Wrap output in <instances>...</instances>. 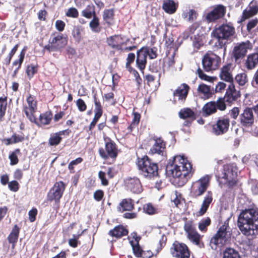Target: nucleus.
I'll list each match as a JSON object with an SVG mask.
<instances>
[{
  "label": "nucleus",
  "instance_id": "obj_36",
  "mask_svg": "<svg viewBox=\"0 0 258 258\" xmlns=\"http://www.w3.org/2000/svg\"><path fill=\"white\" fill-rule=\"evenodd\" d=\"M84 31L83 28L81 26H74L72 34L73 38L78 43H79L82 39V33Z\"/></svg>",
  "mask_w": 258,
  "mask_h": 258
},
{
  "label": "nucleus",
  "instance_id": "obj_47",
  "mask_svg": "<svg viewBox=\"0 0 258 258\" xmlns=\"http://www.w3.org/2000/svg\"><path fill=\"white\" fill-rule=\"evenodd\" d=\"M52 118V114L50 112H46L40 115V121L42 124H48Z\"/></svg>",
  "mask_w": 258,
  "mask_h": 258
},
{
  "label": "nucleus",
  "instance_id": "obj_49",
  "mask_svg": "<svg viewBox=\"0 0 258 258\" xmlns=\"http://www.w3.org/2000/svg\"><path fill=\"white\" fill-rule=\"evenodd\" d=\"M142 50H144L146 52V55L149 56L150 58L154 59L157 57L156 49L155 48H142Z\"/></svg>",
  "mask_w": 258,
  "mask_h": 258
},
{
  "label": "nucleus",
  "instance_id": "obj_39",
  "mask_svg": "<svg viewBox=\"0 0 258 258\" xmlns=\"http://www.w3.org/2000/svg\"><path fill=\"white\" fill-rule=\"evenodd\" d=\"M197 13L194 10L191 9L184 11L182 14V17L186 21L192 22L197 19Z\"/></svg>",
  "mask_w": 258,
  "mask_h": 258
},
{
  "label": "nucleus",
  "instance_id": "obj_33",
  "mask_svg": "<svg viewBox=\"0 0 258 258\" xmlns=\"http://www.w3.org/2000/svg\"><path fill=\"white\" fill-rule=\"evenodd\" d=\"M127 230L122 226H116L113 229L110 230L109 234L116 238H119L123 236L127 235Z\"/></svg>",
  "mask_w": 258,
  "mask_h": 258
},
{
  "label": "nucleus",
  "instance_id": "obj_2",
  "mask_svg": "<svg viewBox=\"0 0 258 258\" xmlns=\"http://www.w3.org/2000/svg\"><path fill=\"white\" fill-rule=\"evenodd\" d=\"M238 169L234 164L224 165L221 173L217 176V180L221 187H230L234 186L237 182Z\"/></svg>",
  "mask_w": 258,
  "mask_h": 258
},
{
  "label": "nucleus",
  "instance_id": "obj_3",
  "mask_svg": "<svg viewBox=\"0 0 258 258\" xmlns=\"http://www.w3.org/2000/svg\"><path fill=\"white\" fill-rule=\"evenodd\" d=\"M140 174L145 177L151 178L158 175V166L147 156L138 158L136 162Z\"/></svg>",
  "mask_w": 258,
  "mask_h": 258
},
{
  "label": "nucleus",
  "instance_id": "obj_41",
  "mask_svg": "<svg viewBox=\"0 0 258 258\" xmlns=\"http://www.w3.org/2000/svg\"><path fill=\"white\" fill-rule=\"evenodd\" d=\"M89 26L91 30L94 32L98 33L100 31L99 19L96 16H94L93 19L89 23Z\"/></svg>",
  "mask_w": 258,
  "mask_h": 258
},
{
  "label": "nucleus",
  "instance_id": "obj_6",
  "mask_svg": "<svg viewBox=\"0 0 258 258\" xmlns=\"http://www.w3.org/2000/svg\"><path fill=\"white\" fill-rule=\"evenodd\" d=\"M67 43V39L61 34L51 35L48 44L44 46V49L49 52L59 51Z\"/></svg>",
  "mask_w": 258,
  "mask_h": 258
},
{
  "label": "nucleus",
  "instance_id": "obj_21",
  "mask_svg": "<svg viewBox=\"0 0 258 258\" xmlns=\"http://www.w3.org/2000/svg\"><path fill=\"white\" fill-rule=\"evenodd\" d=\"M70 131L66 130L55 133L51 134L48 140V144L51 146H56L60 144L62 140V136L69 135Z\"/></svg>",
  "mask_w": 258,
  "mask_h": 258
},
{
  "label": "nucleus",
  "instance_id": "obj_26",
  "mask_svg": "<svg viewBox=\"0 0 258 258\" xmlns=\"http://www.w3.org/2000/svg\"><path fill=\"white\" fill-rule=\"evenodd\" d=\"M258 12V4L255 2H251L248 7L243 12L242 21L248 19Z\"/></svg>",
  "mask_w": 258,
  "mask_h": 258
},
{
  "label": "nucleus",
  "instance_id": "obj_57",
  "mask_svg": "<svg viewBox=\"0 0 258 258\" xmlns=\"http://www.w3.org/2000/svg\"><path fill=\"white\" fill-rule=\"evenodd\" d=\"M66 15L69 17L77 18L79 15L78 10L75 8L69 9L66 13Z\"/></svg>",
  "mask_w": 258,
  "mask_h": 258
},
{
  "label": "nucleus",
  "instance_id": "obj_19",
  "mask_svg": "<svg viewBox=\"0 0 258 258\" xmlns=\"http://www.w3.org/2000/svg\"><path fill=\"white\" fill-rule=\"evenodd\" d=\"M240 120L241 124L244 126H250L254 122V116L252 109L247 108L240 115Z\"/></svg>",
  "mask_w": 258,
  "mask_h": 258
},
{
  "label": "nucleus",
  "instance_id": "obj_32",
  "mask_svg": "<svg viewBox=\"0 0 258 258\" xmlns=\"http://www.w3.org/2000/svg\"><path fill=\"white\" fill-rule=\"evenodd\" d=\"M177 5L173 0H165L162 6L163 9L167 13L172 14L177 9Z\"/></svg>",
  "mask_w": 258,
  "mask_h": 258
},
{
  "label": "nucleus",
  "instance_id": "obj_64",
  "mask_svg": "<svg viewBox=\"0 0 258 258\" xmlns=\"http://www.w3.org/2000/svg\"><path fill=\"white\" fill-rule=\"evenodd\" d=\"M251 85L254 88L258 89V69L254 74Z\"/></svg>",
  "mask_w": 258,
  "mask_h": 258
},
{
  "label": "nucleus",
  "instance_id": "obj_37",
  "mask_svg": "<svg viewBox=\"0 0 258 258\" xmlns=\"http://www.w3.org/2000/svg\"><path fill=\"white\" fill-rule=\"evenodd\" d=\"M179 117L183 119L189 118L193 120L195 118L196 115L194 112L190 108H183L179 112Z\"/></svg>",
  "mask_w": 258,
  "mask_h": 258
},
{
  "label": "nucleus",
  "instance_id": "obj_25",
  "mask_svg": "<svg viewBox=\"0 0 258 258\" xmlns=\"http://www.w3.org/2000/svg\"><path fill=\"white\" fill-rule=\"evenodd\" d=\"M232 68L231 64H227L223 66L220 74V78L226 82H233V78L232 75Z\"/></svg>",
  "mask_w": 258,
  "mask_h": 258
},
{
  "label": "nucleus",
  "instance_id": "obj_11",
  "mask_svg": "<svg viewBox=\"0 0 258 258\" xmlns=\"http://www.w3.org/2000/svg\"><path fill=\"white\" fill-rule=\"evenodd\" d=\"M172 255L176 258H189L190 253L186 245L175 241L170 248Z\"/></svg>",
  "mask_w": 258,
  "mask_h": 258
},
{
  "label": "nucleus",
  "instance_id": "obj_34",
  "mask_svg": "<svg viewBox=\"0 0 258 258\" xmlns=\"http://www.w3.org/2000/svg\"><path fill=\"white\" fill-rule=\"evenodd\" d=\"M24 140V136L14 134L11 138L4 139L3 140V143H4L6 145L8 146L10 144H13L22 142Z\"/></svg>",
  "mask_w": 258,
  "mask_h": 258
},
{
  "label": "nucleus",
  "instance_id": "obj_4",
  "mask_svg": "<svg viewBox=\"0 0 258 258\" xmlns=\"http://www.w3.org/2000/svg\"><path fill=\"white\" fill-rule=\"evenodd\" d=\"M235 33L234 27L231 23L229 22L215 28L212 31L211 35L220 41L221 40H230L234 35ZM219 45L222 47L223 43L219 42Z\"/></svg>",
  "mask_w": 258,
  "mask_h": 258
},
{
  "label": "nucleus",
  "instance_id": "obj_16",
  "mask_svg": "<svg viewBox=\"0 0 258 258\" xmlns=\"http://www.w3.org/2000/svg\"><path fill=\"white\" fill-rule=\"evenodd\" d=\"M189 89V87L185 83L179 86L173 93L174 102L182 104L187 97Z\"/></svg>",
  "mask_w": 258,
  "mask_h": 258
},
{
  "label": "nucleus",
  "instance_id": "obj_29",
  "mask_svg": "<svg viewBox=\"0 0 258 258\" xmlns=\"http://www.w3.org/2000/svg\"><path fill=\"white\" fill-rule=\"evenodd\" d=\"M258 64V53H254L247 57L245 67L248 70H252Z\"/></svg>",
  "mask_w": 258,
  "mask_h": 258
},
{
  "label": "nucleus",
  "instance_id": "obj_28",
  "mask_svg": "<svg viewBox=\"0 0 258 258\" xmlns=\"http://www.w3.org/2000/svg\"><path fill=\"white\" fill-rule=\"evenodd\" d=\"M145 52L142 48L137 52L136 63L138 68L141 71L144 70L147 63V56Z\"/></svg>",
  "mask_w": 258,
  "mask_h": 258
},
{
  "label": "nucleus",
  "instance_id": "obj_58",
  "mask_svg": "<svg viewBox=\"0 0 258 258\" xmlns=\"http://www.w3.org/2000/svg\"><path fill=\"white\" fill-rule=\"evenodd\" d=\"M156 73L157 74V76H155L152 75H148L146 76V79L148 82L154 81L156 78L160 79L162 74L164 73V71H156Z\"/></svg>",
  "mask_w": 258,
  "mask_h": 258
},
{
  "label": "nucleus",
  "instance_id": "obj_52",
  "mask_svg": "<svg viewBox=\"0 0 258 258\" xmlns=\"http://www.w3.org/2000/svg\"><path fill=\"white\" fill-rule=\"evenodd\" d=\"M94 103H95V116L100 117L102 114V106L96 97H94Z\"/></svg>",
  "mask_w": 258,
  "mask_h": 258
},
{
  "label": "nucleus",
  "instance_id": "obj_31",
  "mask_svg": "<svg viewBox=\"0 0 258 258\" xmlns=\"http://www.w3.org/2000/svg\"><path fill=\"white\" fill-rule=\"evenodd\" d=\"M203 114L205 116L210 115L217 111L215 101H210L207 103L202 108Z\"/></svg>",
  "mask_w": 258,
  "mask_h": 258
},
{
  "label": "nucleus",
  "instance_id": "obj_42",
  "mask_svg": "<svg viewBox=\"0 0 258 258\" xmlns=\"http://www.w3.org/2000/svg\"><path fill=\"white\" fill-rule=\"evenodd\" d=\"M82 16L87 19H90L94 16H96L93 6H88L82 12Z\"/></svg>",
  "mask_w": 258,
  "mask_h": 258
},
{
  "label": "nucleus",
  "instance_id": "obj_46",
  "mask_svg": "<svg viewBox=\"0 0 258 258\" xmlns=\"http://www.w3.org/2000/svg\"><path fill=\"white\" fill-rule=\"evenodd\" d=\"M113 11L112 10H105L103 12V18L107 23H110L113 18Z\"/></svg>",
  "mask_w": 258,
  "mask_h": 258
},
{
  "label": "nucleus",
  "instance_id": "obj_23",
  "mask_svg": "<svg viewBox=\"0 0 258 258\" xmlns=\"http://www.w3.org/2000/svg\"><path fill=\"white\" fill-rule=\"evenodd\" d=\"M212 201L213 193L211 191H208L204 198L201 208L198 212V215L203 216L207 212Z\"/></svg>",
  "mask_w": 258,
  "mask_h": 258
},
{
  "label": "nucleus",
  "instance_id": "obj_20",
  "mask_svg": "<svg viewBox=\"0 0 258 258\" xmlns=\"http://www.w3.org/2000/svg\"><path fill=\"white\" fill-rule=\"evenodd\" d=\"M240 96V91L236 89L233 82L231 83L226 90L224 98L227 102L231 103L235 101Z\"/></svg>",
  "mask_w": 258,
  "mask_h": 258
},
{
  "label": "nucleus",
  "instance_id": "obj_53",
  "mask_svg": "<svg viewBox=\"0 0 258 258\" xmlns=\"http://www.w3.org/2000/svg\"><path fill=\"white\" fill-rule=\"evenodd\" d=\"M25 55V51L24 49H23L21 52H20L19 56V59L15 60L13 62V66H17V68H20L21 64L24 60V57Z\"/></svg>",
  "mask_w": 258,
  "mask_h": 258
},
{
  "label": "nucleus",
  "instance_id": "obj_40",
  "mask_svg": "<svg viewBox=\"0 0 258 258\" xmlns=\"http://www.w3.org/2000/svg\"><path fill=\"white\" fill-rule=\"evenodd\" d=\"M235 80L239 86H243L248 82L247 75L244 72L239 73L235 76Z\"/></svg>",
  "mask_w": 258,
  "mask_h": 258
},
{
  "label": "nucleus",
  "instance_id": "obj_14",
  "mask_svg": "<svg viewBox=\"0 0 258 258\" xmlns=\"http://www.w3.org/2000/svg\"><path fill=\"white\" fill-rule=\"evenodd\" d=\"M226 9L222 5L213 7L212 9L206 15V19L209 22H214L222 18L225 15Z\"/></svg>",
  "mask_w": 258,
  "mask_h": 258
},
{
  "label": "nucleus",
  "instance_id": "obj_5",
  "mask_svg": "<svg viewBox=\"0 0 258 258\" xmlns=\"http://www.w3.org/2000/svg\"><path fill=\"white\" fill-rule=\"evenodd\" d=\"M211 176L206 175L194 182L190 188V194L195 198L202 196L210 185Z\"/></svg>",
  "mask_w": 258,
  "mask_h": 258
},
{
  "label": "nucleus",
  "instance_id": "obj_1",
  "mask_svg": "<svg viewBox=\"0 0 258 258\" xmlns=\"http://www.w3.org/2000/svg\"><path fill=\"white\" fill-rule=\"evenodd\" d=\"M166 171L174 178L178 186H182L191 176L192 166L184 155H176L168 163Z\"/></svg>",
  "mask_w": 258,
  "mask_h": 258
},
{
  "label": "nucleus",
  "instance_id": "obj_12",
  "mask_svg": "<svg viewBox=\"0 0 258 258\" xmlns=\"http://www.w3.org/2000/svg\"><path fill=\"white\" fill-rule=\"evenodd\" d=\"M252 44L249 41L237 43L234 47L232 54L235 62L244 57L248 49L252 48Z\"/></svg>",
  "mask_w": 258,
  "mask_h": 258
},
{
  "label": "nucleus",
  "instance_id": "obj_55",
  "mask_svg": "<svg viewBox=\"0 0 258 258\" xmlns=\"http://www.w3.org/2000/svg\"><path fill=\"white\" fill-rule=\"evenodd\" d=\"M197 73L198 74L199 78H201L202 80H205V81H208L209 82H213V81L214 80L213 78L210 77L209 76H207V75L204 74V73L203 72V71L199 68L198 69V70L197 71Z\"/></svg>",
  "mask_w": 258,
  "mask_h": 258
},
{
  "label": "nucleus",
  "instance_id": "obj_51",
  "mask_svg": "<svg viewBox=\"0 0 258 258\" xmlns=\"http://www.w3.org/2000/svg\"><path fill=\"white\" fill-rule=\"evenodd\" d=\"M19 150L17 149L9 155V158L10 160V164L11 165H16L18 163L19 159L17 154L19 153Z\"/></svg>",
  "mask_w": 258,
  "mask_h": 258
},
{
  "label": "nucleus",
  "instance_id": "obj_59",
  "mask_svg": "<svg viewBox=\"0 0 258 258\" xmlns=\"http://www.w3.org/2000/svg\"><path fill=\"white\" fill-rule=\"evenodd\" d=\"M76 104L78 108V109L80 111L82 112V111H84L85 110H86L87 106H86L85 102L84 101V100H83L82 99H78L76 102Z\"/></svg>",
  "mask_w": 258,
  "mask_h": 258
},
{
  "label": "nucleus",
  "instance_id": "obj_30",
  "mask_svg": "<svg viewBox=\"0 0 258 258\" xmlns=\"http://www.w3.org/2000/svg\"><path fill=\"white\" fill-rule=\"evenodd\" d=\"M134 208V201L131 199H123L119 203L118 209L119 211H131Z\"/></svg>",
  "mask_w": 258,
  "mask_h": 258
},
{
  "label": "nucleus",
  "instance_id": "obj_24",
  "mask_svg": "<svg viewBox=\"0 0 258 258\" xmlns=\"http://www.w3.org/2000/svg\"><path fill=\"white\" fill-rule=\"evenodd\" d=\"M197 91L199 96L204 99L210 98L214 94L213 88L204 83L199 85Z\"/></svg>",
  "mask_w": 258,
  "mask_h": 258
},
{
  "label": "nucleus",
  "instance_id": "obj_44",
  "mask_svg": "<svg viewBox=\"0 0 258 258\" xmlns=\"http://www.w3.org/2000/svg\"><path fill=\"white\" fill-rule=\"evenodd\" d=\"M130 244L132 246L134 254L137 257H140L143 250L140 247L139 242L137 241L135 242L130 241Z\"/></svg>",
  "mask_w": 258,
  "mask_h": 258
},
{
  "label": "nucleus",
  "instance_id": "obj_63",
  "mask_svg": "<svg viewBox=\"0 0 258 258\" xmlns=\"http://www.w3.org/2000/svg\"><path fill=\"white\" fill-rule=\"evenodd\" d=\"M175 52L169 56L165 62V65H167L169 68H172L174 67L175 60H174Z\"/></svg>",
  "mask_w": 258,
  "mask_h": 258
},
{
  "label": "nucleus",
  "instance_id": "obj_15",
  "mask_svg": "<svg viewBox=\"0 0 258 258\" xmlns=\"http://www.w3.org/2000/svg\"><path fill=\"white\" fill-rule=\"evenodd\" d=\"M27 105L24 107V111L31 122H35V117L34 115L37 108V102L35 97L30 95L27 98Z\"/></svg>",
  "mask_w": 258,
  "mask_h": 258
},
{
  "label": "nucleus",
  "instance_id": "obj_7",
  "mask_svg": "<svg viewBox=\"0 0 258 258\" xmlns=\"http://www.w3.org/2000/svg\"><path fill=\"white\" fill-rule=\"evenodd\" d=\"M230 238V233L226 230L225 226L221 227L215 235L211 238L210 245L213 249H216L218 245H223Z\"/></svg>",
  "mask_w": 258,
  "mask_h": 258
},
{
  "label": "nucleus",
  "instance_id": "obj_13",
  "mask_svg": "<svg viewBox=\"0 0 258 258\" xmlns=\"http://www.w3.org/2000/svg\"><path fill=\"white\" fill-rule=\"evenodd\" d=\"M105 151L103 148H100L99 153L100 156L103 159L109 157L115 158L117 154V150L114 142L109 138L105 139Z\"/></svg>",
  "mask_w": 258,
  "mask_h": 258
},
{
  "label": "nucleus",
  "instance_id": "obj_22",
  "mask_svg": "<svg viewBox=\"0 0 258 258\" xmlns=\"http://www.w3.org/2000/svg\"><path fill=\"white\" fill-rule=\"evenodd\" d=\"M165 147V143L162 139L158 138L155 139V143L151 148L150 153L152 154H158L164 156Z\"/></svg>",
  "mask_w": 258,
  "mask_h": 258
},
{
  "label": "nucleus",
  "instance_id": "obj_48",
  "mask_svg": "<svg viewBox=\"0 0 258 258\" xmlns=\"http://www.w3.org/2000/svg\"><path fill=\"white\" fill-rule=\"evenodd\" d=\"M211 220L209 218H207L201 220L199 223V228L202 232H205L207 229V227L210 224Z\"/></svg>",
  "mask_w": 258,
  "mask_h": 258
},
{
  "label": "nucleus",
  "instance_id": "obj_18",
  "mask_svg": "<svg viewBox=\"0 0 258 258\" xmlns=\"http://www.w3.org/2000/svg\"><path fill=\"white\" fill-rule=\"evenodd\" d=\"M229 120L227 118L219 119L212 126V133L216 135H221L225 133L228 130Z\"/></svg>",
  "mask_w": 258,
  "mask_h": 258
},
{
  "label": "nucleus",
  "instance_id": "obj_9",
  "mask_svg": "<svg viewBox=\"0 0 258 258\" xmlns=\"http://www.w3.org/2000/svg\"><path fill=\"white\" fill-rule=\"evenodd\" d=\"M184 229L187 233V238L192 243L200 248L204 247V244L201 241L202 236L196 231L195 226L192 222H186L184 224Z\"/></svg>",
  "mask_w": 258,
  "mask_h": 258
},
{
  "label": "nucleus",
  "instance_id": "obj_38",
  "mask_svg": "<svg viewBox=\"0 0 258 258\" xmlns=\"http://www.w3.org/2000/svg\"><path fill=\"white\" fill-rule=\"evenodd\" d=\"M223 258H241L237 251L232 248H226L223 252Z\"/></svg>",
  "mask_w": 258,
  "mask_h": 258
},
{
  "label": "nucleus",
  "instance_id": "obj_43",
  "mask_svg": "<svg viewBox=\"0 0 258 258\" xmlns=\"http://www.w3.org/2000/svg\"><path fill=\"white\" fill-rule=\"evenodd\" d=\"M7 106V98L0 97V119L5 115Z\"/></svg>",
  "mask_w": 258,
  "mask_h": 258
},
{
  "label": "nucleus",
  "instance_id": "obj_17",
  "mask_svg": "<svg viewBox=\"0 0 258 258\" xmlns=\"http://www.w3.org/2000/svg\"><path fill=\"white\" fill-rule=\"evenodd\" d=\"M125 186L128 190L134 194H140L143 191V186L137 177H130L125 180Z\"/></svg>",
  "mask_w": 258,
  "mask_h": 258
},
{
  "label": "nucleus",
  "instance_id": "obj_56",
  "mask_svg": "<svg viewBox=\"0 0 258 258\" xmlns=\"http://www.w3.org/2000/svg\"><path fill=\"white\" fill-rule=\"evenodd\" d=\"M166 240V237L164 235H162L157 247V249L156 250V254H158L159 252V251H160V250L162 249V248L165 245Z\"/></svg>",
  "mask_w": 258,
  "mask_h": 258
},
{
  "label": "nucleus",
  "instance_id": "obj_61",
  "mask_svg": "<svg viewBox=\"0 0 258 258\" xmlns=\"http://www.w3.org/2000/svg\"><path fill=\"white\" fill-rule=\"evenodd\" d=\"M216 109L218 108L220 110H224L226 108V104L224 99L222 98H219L216 102Z\"/></svg>",
  "mask_w": 258,
  "mask_h": 258
},
{
  "label": "nucleus",
  "instance_id": "obj_10",
  "mask_svg": "<svg viewBox=\"0 0 258 258\" xmlns=\"http://www.w3.org/2000/svg\"><path fill=\"white\" fill-rule=\"evenodd\" d=\"M66 188L65 184L61 181L55 183L47 194V200L54 201L56 203H59Z\"/></svg>",
  "mask_w": 258,
  "mask_h": 258
},
{
  "label": "nucleus",
  "instance_id": "obj_50",
  "mask_svg": "<svg viewBox=\"0 0 258 258\" xmlns=\"http://www.w3.org/2000/svg\"><path fill=\"white\" fill-rule=\"evenodd\" d=\"M143 211L148 215H153L156 213V209L150 203H148L144 205Z\"/></svg>",
  "mask_w": 258,
  "mask_h": 258
},
{
  "label": "nucleus",
  "instance_id": "obj_27",
  "mask_svg": "<svg viewBox=\"0 0 258 258\" xmlns=\"http://www.w3.org/2000/svg\"><path fill=\"white\" fill-rule=\"evenodd\" d=\"M107 42L112 48L120 49L124 43V40L120 35H114L108 38Z\"/></svg>",
  "mask_w": 258,
  "mask_h": 258
},
{
  "label": "nucleus",
  "instance_id": "obj_54",
  "mask_svg": "<svg viewBox=\"0 0 258 258\" xmlns=\"http://www.w3.org/2000/svg\"><path fill=\"white\" fill-rule=\"evenodd\" d=\"M37 71L38 69L37 66L32 64L28 66L26 70V73L29 78H32L34 75L37 73Z\"/></svg>",
  "mask_w": 258,
  "mask_h": 258
},
{
  "label": "nucleus",
  "instance_id": "obj_60",
  "mask_svg": "<svg viewBox=\"0 0 258 258\" xmlns=\"http://www.w3.org/2000/svg\"><path fill=\"white\" fill-rule=\"evenodd\" d=\"M173 201L176 207H178L181 202V197L180 194L178 193L176 191H175L174 195H173Z\"/></svg>",
  "mask_w": 258,
  "mask_h": 258
},
{
  "label": "nucleus",
  "instance_id": "obj_45",
  "mask_svg": "<svg viewBox=\"0 0 258 258\" xmlns=\"http://www.w3.org/2000/svg\"><path fill=\"white\" fill-rule=\"evenodd\" d=\"M83 232L84 231L80 234L73 235V237L70 238L68 241L69 244L70 246L74 248L77 247L78 246V244L80 243L78 239Z\"/></svg>",
  "mask_w": 258,
  "mask_h": 258
},
{
  "label": "nucleus",
  "instance_id": "obj_62",
  "mask_svg": "<svg viewBox=\"0 0 258 258\" xmlns=\"http://www.w3.org/2000/svg\"><path fill=\"white\" fill-rule=\"evenodd\" d=\"M66 26L65 23L60 20H56L55 23L56 29L59 32L63 31Z\"/></svg>",
  "mask_w": 258,
  "mask_h": 258
},
{
  "label": "nucleus",
  "instance_id": "obj_35",
  "mask_svg": "<svg viewBox=\"0 0 258 258\" xmlns=\"http://www.w3.org/2000/svg\"><path fill=\"white\" fill-rule=\"evenodd\" d=\"M19 232L20 228L17 225H15L8 236V240L10 243H13V246L18 240Z\"/></svg>",
  "mask_w": 258,
  "mask_h": 258
},
{
  "label": "nucleus",
  "instance_id": "obj_8",
  "mask_svg": "<svg viewBox=\"0 0 258 258\" xmlns=\"http://www.w3.org/2000/svg\"><path fill=\"white\" fill-rule=\"evenodd\" d=\"M221 58L213 53H207L202 58V64L206 72L217 70L220 66Z\"/></svg>",
  "mask_w": 258,
  "mask_h": 258
}]
</instances>
